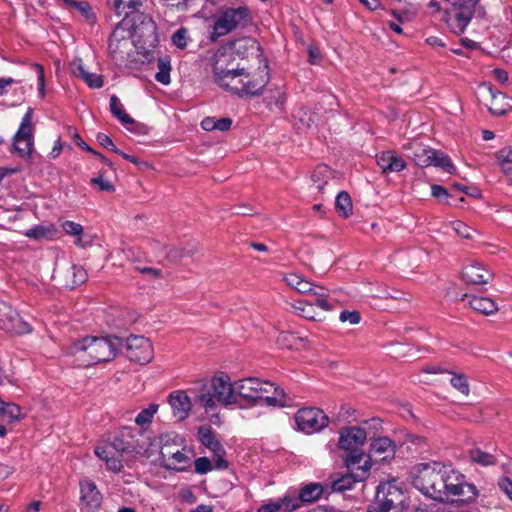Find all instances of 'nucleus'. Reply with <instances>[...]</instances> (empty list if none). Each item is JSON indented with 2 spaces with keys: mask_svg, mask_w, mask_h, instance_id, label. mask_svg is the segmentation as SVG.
<instances>
[{
  "mask_svg": "<svg viewBox=\"0 0 512 512\" xmlns=\"http://www.w3.org/2000/svg\"><path fill=\"white\" fill-rule=\"evenodd\" d=\"M186 255V251L182 248L169 247L166 256L172 262L180 261Z\"/></svg>",
  "mask_w": 512,
  "mask_h": 512,
  "instance_id": "e2e57ef3",
  "label": "nucleus"
},
{
  "mask_svg": "<svg viewBox=\"0 0 512 512\" xmlns=\"http://www.w3.org/2000/svg\"><path fill=\"white\" fill-rule=\"evenodd\" d=\"M412 485L433 500L446 502L458 497L461 503L474 501L478 496L475 485L464 481V476L437 462L419 463L411 472Z\"/></svg>",
  "mask_w": 512,
  "mask_h": 512,
  "instance_id": "f257e3e1",
  "label": "nucleus"
},
{
  "mask_svg": "<svg viewBox=\"0 0 512 512\" xmlns=\"http://www.w3.org/2000/svg\"><path fill=\"white\" fill-rule=\"evenodd\" d=\"M257 401L264 400L268 405L284 406L286 395L284 390L268 381H260L257 387Z\"/></svg>",
  "mask_w": 512,
  "mask_h": 512,
  "instance_id": "6ab92c4d",
  "label": "nucleus"
},
{
  "mask_svg": "<svg viewBox=\"0 0 512 512\" xmlns=\"http://www.w3.org/2000/svg\"><path fill=\"white\" fill-rule=\"evenodd\" d=\"M61 227L68 235L80 236L83 233L82 225L73 221L66 220L62 222Z\"/></svg>",
  "mask_w": 512,
  "mask_h": 512,
  "instance_id": "603ef678",
  "label": "nucleus"
},
{
  "mask_svg": "<svg viewBox=\"0 0 512 512\" xmlns=\"http://www.w3.org/2000/svg\"><path fill=\"white\" fill-rule=\"evenodd\" d=\"M465 298H469L470 307L481 314L492 315L498 311V306L492 298L468 294H465L462 299Z\"/></svg>",
  "mask_w": 512,
  "mask_h": 512,
  "instance_id": "a878e982",
  "label": "nucleus"
},
{
  "mask_svg": "<svg viewBox=\"0 0 512 512\" xmlns=\"http://www.w3.org/2000/svg\"><path fill=\"white\" fill-rule=\"evenodd\" d=\"M133 26L126 20L120 22L109 38V51L117 61L126 60L132 51V32Z\"/></svg>",
  "mask_w": 512,
  "mask_h": 512,
  "instance_id": "1a4fd4ad",
  "label": "nucleus"
},
{
  "mask_svg": "<svg viewBox=\"0 0 512 512\" xmlns=\"http://www.w3.org/2000/svg\"><path fill=\"white\" fill-rule=\"evenodd\" d=\"M137 452V439H135L128 429L123 430L110 444L95 449L96 456L105 461L107 468L113 472L121 471L123 467L122 457L124 454Z\"/></svg>",
  "mask_w": 512,
  "mask_h": 512,
  "instance_id": "20e7f679",
  "label": "nucleus"
},
{
  "mask_svg": "<svg viewBox=\"0 0 512 512\" xmlns=\"http://www.w3.org/2000/svg\"><path fill=\"white\" fill-rule=\"evenodd\" d=\"M263 66L259 67L257 75H251L246 72L245 66L237 64L233 65L229 61L226 65V90L238 96H256L259 95L262 89L269 81V68L266 60H263Z\"/></svg>",
  "mask_w": 512,
  "mask_h": 512,
  "instance_id": "7ed1b4c3",
  "label": "nucleus"
},
{
  "mask_svg": "<svg viewBox=\"0 0 512 512\" xmlns=\"http://www.w3.org/2000/svg\"><path fill=\"white\" fill-rule=\"evenodd\" d=\"M376 160L383 173L400 172L406 167L405 161L391 150L380 153Z\"/></svg>",
  "mask_w": 512,
  "mask_h": 512,
  "instance_id": "b1692460",
  "label": "nucleus"
},
{
  "mask_svg": "<svg viewBox=\"0 0 512 512\" xmlns=\"http://www.w3.org/2000/svg\"><path fill=\"white\" fill-rule=\"evenodd\" d=\"M303 341L304 339L297 336L295 333L285 331L278 335L276 342L281 348L298 349Z\"/></svg>",
  "mask_w": 512,
  "mask_h": 512,
  "instance_id": "58836bf2",
  "label": "nucleus"
},
{
  "mask_svg": "<svg viewBox=\"0 0 512 512\" xmlns=\"http://www.w3.org/2000/svg\"><path fill=\"white\" fill-rule=\"evenodd\" d=\"M253 25V15L246 6L226 9V34L242 31Z\"/></svg>",
  "mask_w": 512,
  "mask_h": 512,
  "instance_id": "f3484780",
  "label": "nucleus"
},
{
  "mask_svg": "<svg viewBox=\"0 0 512 512\" xmlns=\"http://www.w3.org/2000/svg\"><path fill=\"white\" fill-rule=\"evenodd\" d=\"M96 139H97L98 143L101 146H103L104 148L109 149L116 154L121 153V150L115 146L112 139L108 135H106L104 133H98Z\"/></svg>",
  "mask_w": 512,
  "mask_h": 512,
  "instance_id": "bf43d9fd",
  "label": "nucleus"
},
{
  "mask_svg": "<svg viewBox=\"0 0 512 512\" xmlns=\"http://www.w3.org/2000/svg\"><path fill=\"white\" fill-rule=\"evenodd\" d=\"M330 178L331 171L326 165L317 166L311 174V180L316 184V188L319 192H323Z\"/></svg>",
  "mask_w": 512,
  "mask_h": 512,
  "instance_id": "e433bc0d",
  "label": "nucleus"
},
{
  "mask_svg": "<svg viewBox=\"0 0 512 512\" xmlns=\"http://www.w3.org/2000/svg\"><path fill=\"white\" fill-rule=\"evenodd\" d=\"M449 374L452 375L450 384L453 388L458 390L461 394L468 396L470 393V387L467 377L463 373H455L452 371H449Z\"/></svg>",
  "mask_w": 512,
  "mask_h": 512,
  "instance_id": "c03bdc74",
  "label": "nucleus"
},
{
  "mask_svg": "<svg viewBox=\"0 0 512 512\" xmlns=\"http://www.w3.org/2000/svg\"><path fill=\"white\" fill-rule=\"evenodd\" d=\"M224 373L218 372L212 379L209 386H205L203 391L196 397V400L205 409L209 415L210 421L214 424H220V416L217 412L218 405L224 402Z\"/></svg>",
  "mask_w": 512,
  "mask_h": 512,
  "instance_id": "423d86ee",
  "label": "nucleus"
},
{
  "mask_svg": "<svg viewBox=\"0 0 512 512\" xmlns=\"http://www.w3.org/2000/svg\"><path fill=\"white\" fill-rule=\"evenodd\" d=\"M194 466L198 474H206L212 470V463L207 457L197 458L194 462Z\"/></svg>",
  "mask_w": 512,
  "mask_h": 512,
  "instance_id": "4d7b16f0",
  "label": "nucleus"
},
{
  "mask_svg": "<svg viewBox=\"0 0 512 512\" xmlns=\"http://www.w3.org/2000/svg\"><path fill=\"white\" fill-rule=\"evenodd\" d=\"M493 278V273L487 270L482 264L473 262L466 265L462 270V279L468 285H481L488 283Z\"/></svg>",
  "mask_w": 512,
  "mask_h": 512,
  "instance_id": "aec40b11",
  "label": "nucleus"
},
{
  "mask_svg": "<svg viewBox=\"0 0 512 512\" xmlns=\"http://www.w3.org/2000/svg\"><path fill=\"white\" fill-rule=\"evenodd\" d=\"M82 80L87 83L91 88H101L103 86V79L100 75L87 72Z\"/></svg>",
  "mask_w": 512,
  "mask_h": 512,
  "instance_id": "052dcab7",
  "label": "nucleus"
},
{
  "mask_svg": "<svg viewBox=\"0 0 512 512\" xmlns=\"http://www.w3.org/2000/svg\"><path fill=\"white\" fill-rule=\"evenodd\" d=\"M405 492L396 485V481L381 483L377 487L374 504L390 512H406L408 508Z\"/></svg>",
  "mask_w": 512,
  "mask_h": 512,
  "instance_id": "0eeeda50",
  "label": "nucleus"
},
{
  "mask_svg": "<svg viewBox=\"0 0 512 512\" xmlns=\"http://www.w3.org/2000/svg\"><path fill=\"white\" fill-rule=\"evenodd\" d=\"M90 182L101 191L113 192L115 190L114 185L109 180L104 179L102 175L92 178Z\"/></svg>",
  "mask_w": 512,
  "mask_h": 512,
  "instance_id": "6e6d98bb",
  "label": "nucleus"
},
{
  "mask_svg": "<svg viewBox=\"0 0 512 512\" xmlns=\"http://www.w3.org/2000/svg\"><path fill=\"white\" fill-rule=\"evenodd\" d=\"M159 409V405L156 403H151L145 409H143L135 418V423L139 426H144L146 424H150L154 415L157 413Z\"/></svg>",
  "mask_w": 512,
  "mask_h": 512,
  "instance_id": "49530a36",
  "label": "nucleus"
},
{
  "mask_svg": "<svg viewBox=\"0 0 512 512\" xmlns=\"http://www.w3.org/2000/svg\"><path fill=\"white\" fill-rule=\"evenodd\" d=\"M172 40H173V43L178 48H181V49L185 48V46H186V30L182 28V29H179L178 31H176L173 34Z\"/></svg>",
  "mask_w": 512,
  "mask_h": 512,
  "instance_id": "338daca9",
  "label": "nucleus"
},
{
  "mask_svg": "<svg viewBox=\"0 0 512 512\" xmlns=\"http://www.w3.org/2000/svg\"><path fill=\"white\" fill-rule=\"evenodd\" d=\"M201 127L205 131L219 130L224 131V118L215 120L213 117H205L201 121Z\"/></svg>",
  "mask_w": 512,
  "mask_h": 512,
  "instance_id": "8fccbe9b",
  "label": "nucleus"
},
{
  "mask_svg": "<svg viewBox=\"0 0 512 512\" xmlns=\"http://www.w3.org/2000/svg\"><path fill=\"white\" fill-rule=\"evenodd\" d=\"M470 459L481 466H491L497 463V459L494 455L487 453L479 448L471 449Z\"/></svg>",
  "mask_w": 512,
  "mask_h": 512,
  "instance_id": "79ce46f5",
  "label": "nucleus"
},
{
  "mask_svg": "<svg viewBox=\"0 0 512 512\" xmlns=\"http://www.w3.org/2000/svg\"><path fill=\"white\" fill-rule=\"evenodd\" d=\"M327 490L326 486L323 487L321 484L310 483L305 485L297 496H294L296 500H298V509L301 507L302 503H313L317 501L323 492Z\"/></svg>",
  "mask_w": 512,
  "mask_h": 512,
  "instance_id": "bb28decb",
  "label": "nucleus"
},
{
  "mask_svg": "<svg viewBox=\"0 0 512 512\" xmlns=\"http://www.w3.org/2000/svg\"><path fill=\"white\" fill-rule=\"evenodd\" d=\"M32 114L33 110L29 108L13 138V151L24 159L30 158L33 149Z\"/></svg>",
  "mask_w": 512,
  "mask_h": 512,
  "instance_id": "9d476101",
  "label": "nucleus"
},
{
  "mask_svg": "<svg viewBox=\"0 0 512 512\" xmlns=\"http://www.w3.org/2000/svg\"><path fill=\"white\" fill-rule=\"evenodd\" d=\"M5 330L11 333L25 334L31 332V326L15 312L9 322L6 323Z\"/></svg>",
  "mask_w": 512,
  "mask_h": 512,
  "instance_id": "ea45409f",
  "label": "nucleus"
},
{
  "mask_svg": "<svg viewBox=\"0 0 512 512\" xmlns=\"http://www.w3.org/2000/svg\"><path fill=\"white\" fill-rule=\"evenodd\" d=\"M339 319L341 322H349L352 325H356L360 322L361 315L356 310H354V311L343 310L340 313Z\"/></svg>",
  "mask_w": 512,
  "mask_h": 512,
  "instance_id": "5fc2aeb1",
  "label": "nucleus"
},
{
  "mask_svg": "<svg viewBox=\"0 0 512 512\" xmlns=\"http://www.w3.org/2000/svg\"><path fill=\"white\" fill-rule=\"evenodd\" d=\"M136 270L141 274L148 276L150 279H158L161 278L162 272L160 269L152 268V267H136Z\"/></svg>",
  "mask_w": 512,
  "mask_h": 512,
  "instance_id": "774afa93",
  "label": "nucleus"
},
{
  "mask_svg": "<svg viewBox=\"0 0 512 512\" xmlns=\"http://www.w3.org/2000/svg\"><path fill=\"white\" fill-rule=\"evenodd\" d=\"M209 56L206 58V69L213 73L214 81L220 86H224V65L222 58L224 57V50L222 47L215 51H209Z\"/></svg>",
  "mask_w": 512,
  "mask_h": 512,
  "instance_id": "4be33fe9",
  "label": "nucleus"
},
{
  "mask_svg": "<svg viewBox=\"0 0 512 512\" xmlns=\"http://www.w3.org/2000/svg\"><path fill=\"white\" fill-rule=\"evenodd\" d=\"M430 160L432 162L431 166L440 168L449 174L456 173V168L451 158L447 154L434 149V155L431 157Z\"/></svg>",
  "mask_w": 512,
  "mask_h": 512,
  "instance_id": "f704fd0d",
  "label": "nucleus"
},
{
  "mask_svg": "<svg viewBox=\"0 0 512 512\" xmlns=\"http://www.w3.org/2000/svg\"><path fill=\"white\" fill-rule=\"evenodd\" d=\"M118 15L124 13L126 16L138 10L145 0H109Z\"/></svg>",
  "mask_w": 512,
  "mask_h": 512,
  "instance_id": "4c0bfd02",
  "label": "nucleus"
},
{
  "mask_svg": "<svg viewBox=\"0 0 512 512\" xmlns=\"http://www.w3.org/2000/svg\"><path fill=\"white\" fill-rule=\"evenodd\" d=\"M208 39L215 43L224 35V14L207 21Z\"/></svg>",
  "mask_w": 512,
  "mask_h": 512,
  "instance_id": "2f4dec72",
  "label": "nucleus"
},
{
  "mask_svg": "<svg viewBox=\"0 0 512 512\" xmlns=\"http://www.w3.org/2000/svg\"><path fill=\"white\" fill-rule=\"evenodd\" d=\"M369 460H365L363 466H359V472H351L348 474H333L329 477L326 489L331 492H345L350 490L356 482L364 481L368 477L370 470Z\"/></svg>",
  "mask_w": 512,
  "mask_h": 512,
  "instance_id": "4468645a",
  "label": "nucleus"
},
{
  "mask_svg": "<svg viewBox=\"0 0 512 512\" xmlns=\"http://www.w3.org/2000/svg\"><path fill=\"white\" fill-rule=\"evenodd\" d=\"M72 275V287L78 286L84 283L87 279V273L82 266L73 265L69 271Z\"/></svg>",
  "mask_w": 512,
  "mask_h": 512,
  "instance_id": "09e8293b",
  "label": "nucleus"
},
{
  "mask_svg": "<svg viewBox=\"0 0 512 512\" xmlns=\"http://www.w3.org/2000/svg\"><path fill=\"white\" fill-rule=\"evenodd\" d=\"M370 452L372 454H379V455L386 454L385 456L382 457V459H385L388 456V454H394L395 444L388 437L374 438V439H372L371 444H370Z\"/></svg>",
  "mask_w": 512,
  "mask_h": 512,
  "instance_id": "c85d7f7f",
  "label": "nucleus"
},
{
  "mask_svg": "<svg viewBox=\"0 0 512 512\" xmlns=\"http://www.w3.org/2000/svg\"><path fill=\"white\" fill-rule=\"evenodd\" d=\"M292 308L294 312L310 321H322L323 318L320 314H317L314 308V304L308 302L307 300H299L293 303Z\"/></svg>",
  "mask_w": 512,
  "mask_h": 512,
  "instance_id": "cd10ccee",
  "label": "nucleus"
},
{
  "mask_svg": "<svg viewBox=\"0 0 512 512\" xmlns=\"http://www.w3.org/2000/svg\"><path fill=\"white\" fill-rule=\"evenodd\" d=\"M380 422V419L372 418L370 421H364L361 426L341 428L339 431V447L344 450H353V448L364 445L368 437L365 426L369 424H373L375 427L380 426Z\"/></svg>",
  "mask_w": 512,
  "mask_h": 512,
  "instance_id": "9b49d317",
  "label": "nucleus"
},
{
  "mask_svg": "<svg viewBox=\"0 0 512 512\" xmlns=\"http://www.w3.org/2000/svg\"><path fill=\"white\" fill-rule=\"evenodd\" d=\"M496 158L502 169V172L509 179L512 178V146L504 147L500 149Z\"/></svg>",
  "mask_w": 512,
  "mask_h": 512,
  "instance_id": "473e14b6",
  "label": "nucleus"
},
{
  "mask_svg": "<svg viewBox=\"0 0 512 512\" xmlns=\"http://www.w3.org/2000/svg\"><path fill=\"white\" fill-rule=\"evenodd\" d=\"M110 111L123 125H129L135 122L134 119L124 111L123 104L116 95L110 97Z\"/></svg>",
  "mask_w": 512,
  "mask_h": 512,
  "instance_id": "c9c22d12",
  "label": "nucleus"
},
{
  "mask_svg": "<svg viewBox=\"0 0 512 512\" xmlns=\"http://www.w3.org/2000/svg\"><path fill=\"white\" fill-rule=\"evenodd\" d=\"M49 230L44 226H36L26 231L25 235L32 239H42L48 236Z\"/></svg>",
  "mask_w": 512,
  "mask_h": 512,
  "instance_id": "680f3d73",
  "label": "nucleus"
},
{
  "mask_svg": "<svg viewBox=\"0 0 512 512\" xmlns=\"http://www.w3.org/2000/svg\"><path fill=\"white\" fill-rule=\"evenodd\" d=\"M454 231L465 239H472V233L475 232L471 227L461 221L453 222Z\"/></svg>",
  "mask_w": 512,
  "mask_h": 512,
  "instance_id": "864d4df0",
  "label": "nucleus"
},
{
  "mask_svg": "<svg viewBox=\"0 0 512 512\" xmlns=\"http://www.w3.org/2000/svg\"><path fill=\"white\" fill-rule=\"evenodd\" d=\"M298 509V500L293 495H286L275 501L263 504L258 512H292Z\"/></svg>",
  "mask_w": 512,
  "mask_h": 512,
  "instance_id": "393cba45",
  "label": "nucleus"
},
{
  "mask_svg": "<svg viewBox=\"0 0 512 512\" xmlns=\"http://www.w3.org/2000/svg\"><path fill=\"white\" fill-rule=\"evenodd\" d=\"M198 438L200 442L211 451H217L220 449V442L214 437L212 428L208 425H203L198 429Z\"/></svg>",
  "mask_w": 512,
  "mask_h": 512,
  "instance_id": "72a5a7b5",
  "label": "nucleus"
},
{
  "mask_svg": "<svg viewBox=\"0 0 512 512\" xmlns=\"http://www.w3.org/2000/svg\"><path fill=\"white\" fill-rule=\"evenodd\" d=\"M158 72L155 75V78L158 82L164 85H168L171 81L170 79V59L169 57H161L158 59Z\"/></svg>",
  "mask_w": 512,
  "mask_h": 512,
  "instance_id": "37998d69",
  "label": "nucleus"
},
{
  "mask_svg": "<svg viewBox=\"0 0 512 512\" xmlns=\"http://www.w3.org/2000/svg\"><path fill=\"white\" fill-rule=\"evenodd\" d=\"M81 501L91 510L97 509L102 503V495L94 482L85 479L80 482Z\"/></svg>",
  "mask_w": 512,
  "mask_h": 512,
  "instance_id": "5701e85b",
  "label": "nucleus"
},
{
  "mask_svg": "<svg viewBox=\"0 0 512 512\" xmlns=\"http://www.w3.org/2000/svg\"><path fill=\"white\" fill-rule=\"evenodd\" d=\"M350 453L346 457V466L351 472H359L358 467L362 466L361 462L365 457V453L362 450L357 448H353V450H349Z\"/></svg>",
  "mask_w": 512,
  "mask_h": 512,
  "instance_id": "a18cd8bd",
  "label": "nucleus"
},
{
  "mask_svg": "<svg viewBox=\"0 0 512 512\" xmlns=\"http://www.w3.org/2000/svg\"><path fill=\"white\" fill-rule=\"evenodd\" d=\"M285 100V94L278 89L275 91H271L270 95L264 98V101L269 109H273V107H276L279 110L283 108Z\"/></svg>",
  "mask_w": 512,
  "mask_h": 512,
  "instance_id": "de8ad7c7",
  "label": "nucleus"
},
{
  "mask_svg": "<svg viewBox=\"0 0 512 512\" xmlns=\"http://www.w3.org/2000/svg\"><path fill=\"white\" fill-rule=\"evenodd\" d=\"M408 151V157L419 167H429L432 165L431 157L434 155V149L423 145L420 142H410L403 146Z\"/></svg>",
  "mask_w": 512,
  "mask_h": 512,
  "instance_id": "412c9836",
  "label": "nucleus"
},
{
  "mask_svg": "<svg viewBox=\"0 0 512 512\" xmlns=\"http://www.w3.org/2000/svg\"><path fill=\"white\" fill-rule=\"evenodd\" d=\"M483 97H489L490 103L486 104L491 114L495 116H504L511 109L512 106L507 101V97L504 93L495 89L491 83L484 82L480 85Z\"/></svg>",
  "mask_w": 512,
  "mask_h": 512,
  "instance_id": "2eb2a0df",
  "label": "nucleus"
},
{
  "mask_svg": "<svg viewBox=\"0 0 512 512\" xmlns=\"http://www.w3.org/2000/svg\"><path fill=\"white\" fill-rule=\"evenodd\" d=\"M167 403L171 407L173 417L182 422L186 420L192 410V401L185 390H174L167 397Z\"/></svg>",
  "mask_w": 512,
  "mask_h": 512,
  "instance_id": "a211bd4d",
  "label": "nucleus"
},
{
  "mask_svg": "<svg viewBox=\"0 0 512 512\" xmlns=\"http://www.w3.org/2000/svg\"><path fill=\"white\" fill-rule=\"evenodd\" d=\"M123 341L122 348H126V355L129 360L144 365L153 359L154 351L149 339L143 336H130L123 339Z\"/></svg>",
  "mask_w": 512,
  "mask_h": 512,
  "instance_id": "ddd939ff",
  "label": "nucleus"
},
{
  "mask_svg": "<svg viewBox=\"0 0 512 512\" xmlns=\"http://www.w3.org/2000/svg\"><path fill=\"white\" fill-rule=\"evenodd\" d=\"M498 488L512 502V480L509 477L502 476L497 482Z\"/></svg>",
  "mask_w": 512,
  "mask_h": 512,
  "instance_id": "13d9d810",
  "label": "nucleus"
},
{
  "mask_svg": "<svg viewBox=\"0 0 512 512\" xmlns=\"http://www.w3.org/2000/svg\"><path fill=\"white\" fill-rule=\"evenodd\" d=\"M123 344V339L116 336H86L70 346V353L85 366H91L114 359Z\"/></svg>",
  "mask_w": 512,
  "mask_h": 512,
  "instance_id": "f03ea898",
  "label": "nucleus"
},
{
  "mask_svg": "<svg viewBox=\"0 0 512 512\" xmlns=\"http://www.w3.org/2000/svg\"><path fill=\"white\" fill-rule=\"evenodd\" d=\"M70 68H71L73 75H75L76 77H79L81 79L87 73L81 59H75L74 61H72L70 64Z\"/></svg>",
  "mask_w": 512,
  "mask_h": 512,
  "instance_id": "0e129e2a",
  "label": "nucleus"
},
{
  "mask_svg": "<svg viewBox=\"0 0 512 512\" xmlns=\"http://www.w3.org/2000/svg\"><path fill=\"white\" fill-rule=\"evenodd\" d=\"M237 56L241 60L255 55L262 57L261 48L258 42L252 37H242L226 43V56Z\"/></svg>",
  "mask_w": 512,
  "mask_h": 512,
  "instance_id": "dca6fc26",
  "label": "nucleus"
},
{
  "mask_svg": "<svg viewBox=\"0 0 512 512\" xmlns=\"http://www.w3.org/2000/svg\"><path fill=\"white\" fill-rule=\"evenodd\" d=\"M21 417V408L15 403H7L0 397V418L2 421L12 423Z\"/></svg>",
  "mask_w": 512,
  "mask_h": 512,
  "instance_id": "7c9ffc66",
  "label": "nucleus"
},
{
  "mask_svg": "<svg viewBox=\"0 0 512 512\" xmlns=\"http://www.w3.org/2000/svg\"><path fill=\"white\" fill-rule=\"evenodd\" d=\"M160 460L163 467L176 471H183L191 466V458L185 453V450L179 449L169 436L160 438Z\"/></svg>",
  "mask_w": 512,
  "mask_h": 512,
  "instance_id": "6e6552de",
  "label": "nucleus"
},
{
  "mask_svg": "<svg viewBox=\"0 0 512 512\" xmlns=\"http://www.w3.org/2000/svg\"><path fill=\"white\" fill-rule=\"evenodd\" d=\"M317 286L318 285L309 282L307 279L302 278L296 291L302 294L310 295L317 288Z\"/></svg>",
  "mask_w": 512,
  "mask_h": 512,
  "instance_id": "69168bd1",
  "label": "nucleus"
},
{
  "mask_svg": "<svg viewBox=\"0 0 512 512\" xmlns=\"http://www.w3.org/2000/svg\"><path fill=\"white\" fill-rule=\"evenodd\" d=\"M258 378H245L235 382L226 379V407L235 405L239 408H247L257 402Z\"/></svg>",
  "mask_w": 512,
  "mask_h": 512,
  "instance_id": "39448f33",
  "label": "nucleus"
},
{
  "mask_svg": "<svg viewBox=\"0 0 512 512\" xmlns=\"http://www.w3.org/2000/svg\"><path fill=\"white\" fill-rule=\"evenodd\" d=\"M16 311L12 309L10 305L0 301V328L5 330L6 323L9 322L12 314Z\"/></svg>",
  "mask_w": 512,
  "mask_h": 512,
  "instance_id": "3c124183",
  "label": "nucleus"
},
{
  "mask_svg": "<svg viewBox=\"0 0 512 512\" xmlns=\"http://www.w3.org/2000/svg\"><path fill=\"white\" fill-rule=\"evenodd\" d=\"M311 300H307L324 311H330L333 309L332 303L328 300L329 292L328 289L317 286V288L310 294Z\"/></svg>",
  "mask_w": 512,
  "mask_h": 512,
  "instance_id": "c756f323",
  "label": "nucleus"
},
{
  "mask_svg": "<svg viewBox=\"0 0 512 512\" xmlns=\"http://www.w3.org/2000/svg\"><path fill=\"white\" fill-rule=\"evenodd\" d=\"M335 207L339 214H341L344 218H348L352 214L353 210L350 195L345 191L338 193L335 201Z\"/></svg>",
  "mask_w": 512,
  "mask_h": 512,
  "instance_id": "a19ab883",
  "label": "nucleus"
},
{
  "mask_svg": "<svg viewBox=\"0 0 512 512\" xmlns=\"http://www.w3.org/2000/svg\"><path fill=\"white\" fill-rule=\"evenodd\" d=\"M328 420L323 410L315 407L299 409L295 415L299 430L307 434L321 431L328 425Z\"/></svg>",
  "mask_w": 512,
  "mask_h": 512,
  "instance_id": "f8f14e48",
  "label": "nucleus"
}]
</instances>
